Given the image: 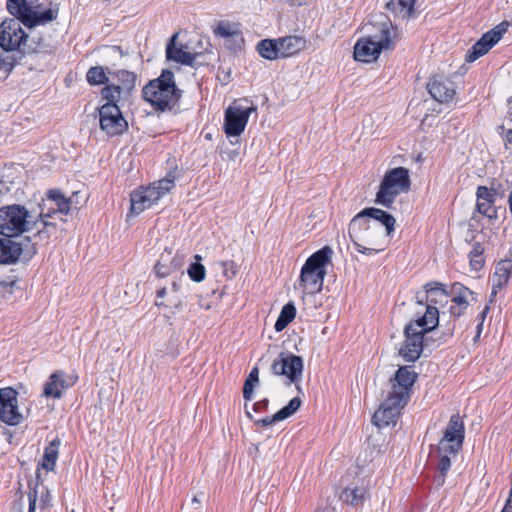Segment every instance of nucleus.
<instances>
[{
	"label": "nucleus",
	"instance_id": "f257e3e1",
	"mask_svg": "<svg viewBox=\"0 0 512 512\" xmlns=\"http://www.w3.org/2000/svg\"><path fill=\"white\" fill-rule=\"evenodd\" d=\"M8 11L22 19L23 24L29 29L24 54L48 53L54 49L52 38L43 37L35 30L37 26H44L58 17V9H42L40 3L35 0H8Z\"/></svg>",
	"mask_w": 512,
	"mask_h": 512
},
{
	"label": "nucleus",
	"instance_id": "f03ea898",
	"mask_svg": "<svg viewBox=\"0 0 512 512\" xmlns=\"http://www.w3.org/2000/svg\"><path fill=\"white\" fill-rule=\"evenodd\" d=\"M417 379V373L411 367H400L394 378L389 381V388L379 409L375 411L372 420L377 427L394 425L407 405L412 387Z\"/></svg>",
	"mask_w": 512,
	"mask_h": 512
},
{
	"label": "nucleus",
	"instance_id": "7ed1b4c3",
	"mask_svg": "<svg viewBox=\"0 0 512 512\" xmlns=\"http://www.w3.org/2000/svg\"><path fill=\"white\" fill-rule=\"evenodd\" d=\"M416 318L411 320L404 329L405 340L399 354L407 362L416 361L423 351L424 335L434 330L439 324V311L431 304L418 307Z\"/></svg>",
	"mask_w": 512,
	"mask_h": 512
},
{
	"label": "nucleus",
	"instance_id": "20e7f679",
	"mask_svg": "<svg viewBox=\"0 0 512 512\" xmlns=\"http://www.w3.org/2000/svg\"><path fill=\"white\" fill-rule=\"evenodd\" d=\"M73 199L66 200L59 190H50L41 207L38 216H35L38 224L31 231H36L33 238L34 243L26 244L24 248L23 260H30L37 252L36 245L46 242L57 231L56 224L49 221L55 214L67 215L71 212Z\"/></svg>",
	"mask_w": 512,
	"mask_h": 512
},
{
	"label": "nucleus",
	"instance_id": "39448f33",
	"mask_svg": "<svg viewBox=\"0 0 512 512\" xmlns=\"http://www.w3.org/2000/svg\"><path fill=\"white\" fill-rule=\"evenodd\" d=\"M348 233L356 250L361 254L373 255L385 249L388 236L378 223L370 219L355 215L349 224Z\"/></svg>",
	"mask_w": 512,
	"mask_h": 512
},
{
	"label": "nucleus",
	"instance_id": "423d86ee",
	"mask_svg": "<svg viewBox=\"0 0 512 512\" xmlns=\"http://www.w3.org/2000/svg\"><path fill=\"white\" fill-rule=\"evenodd\" d=\"M142 92L144 99L160 111L171 110L181 97L170 70H164L157 79L151 80Z\"/></svg>",
	"mask_w": 512,
	"mask_h": 512
},
{
	"label": "nucleus",
	"instance_id": "0eeeda50",
	"mask_svg": "<svg viewBox=\"0 0 512 512\" xmlns=\"http://www.w3.org/2000/svg\"><path fill=\"white\" fill-rule=\"evenodd\" d=\"M395 30L390 21L382 22L378 31L370 36L360 38L354 46V59L363 63L375 62L383 50L393 47Z\"/></svg>",
	"mask_w": 512,
	"mask_h": 512
},
{
	"label": "nucleus",
	"instance_id": "6e6552de",
	"mask_svg": "<svg viewBox=\"0 0 512 512\" xmlns=\"http://www.w3.org/2000/svg\"><path fill=\"white\" fill-rule=\"evenodd\" d=\"M464 435V424L460 415H452L445 429L444 436L438 445V452L441 456L438 463V470L440 472L442 482H444L446 473L451 467L449 455L458 454L463 445Z\"/></svg>",
	"mask_w": 512,
	"mask_h": 512
},
{
	"label": "nucleus",
	"instance_id": "1a4fd4ad",
	"mask_svg": "<svg viewBox=\"0 0 512 512\" xmlns=\"http://www.w3.org/2000/svg\"><path fill=\"white\" fill-rule=\"evenodd\" d=\"M332 249L325 246L312 254L305 262L300 274V287L306 294H316L322 290L326 275L325 266L330 262Z\"/></svg>",
	"mask_w": 512,
	"mask_h": 512
},
{
	"label": "nucleus",
	"instance_id": "9d476101",
	"mask_svg": "<svg viewBox=\"0 0 512 512\" xmlns=\"http://www.w3.org/2000/svg\"><path fill=\"white\" fill-rule=\"evenodd\" d=\"M38 222L25 206L11 204L0 207V235L12 238L30 232Z\"/></svg>",
	"mask_w": 512,
	"mask_h": 512
},
{
	"label": "nucleus",
	"instance_id": "9b49d317",
	"mask_svg": "<svg viewBox=\"0 0 512 512\" xmlns=\"http://www.w3.org/2000/svg\"><path fill=\"white\" fill-rule=\"evenodd\" d=\"M410 185L411 180L407 168H392L384 174L379 185V190L376 193L375 202L381 206L390 208L399 194L409 191Z\"/></svg>",
	"mask_w": 512,
	"mask_h": 512
},
{
	"label": "nucleus",
	"instance_id": "f8f14e48",
	"mask_svg": "<svg viewBox=\"0 0 512 512\" xmlns=\"http://www.w3.org/2000/svg\"><path fill=\"white\" fill-rule=\"evenodd\" d=\"M174 187L173 178H163L154 182L146 188H140L131 193L130 213L138 215L146 209L155 205L164 195H166Z\"/></svg>",
	"mask_w": 512,
	"mask_h": 512
},
{
	"label": "nucleus",
	"instance_id": "ddd939ff",
	"mask_svg": "<svg viewBox=\"0 0 512 512\" xmlns=\"http://www.w3.org/2000/svg\"><path fill=\"white\" fill-rule=\"evenodd\" d=\"M16 17L5 19L0 24V47L5 51H18L24 54L28 33L22 29L21 17Z\"/></svg>",
	"mask_w": 512,
	"mask_h": 512
},
{
	"label": "nucleus",
	"instance_id": "4468645a",
	"mask_svg": "<svg viewBox=\"0 0 512 512\" xmlns=\"http://www.w3.org/2000/svg\"><path fill=\"white\" fill-rule=\"evenodd\" d=\"M303 368V359L290 352L280 353L271 365L273 374L286 376L289 380V384H297L300 382L302 379ZM296 387L299 390V386L296 385Z\"/></svg>",
	"mask_w": 512,
	"mask_h": 512
},
{
	"label": "nucleus",
	"instance_id": "2eb2a0df",
	"mask_svg": "<svg viewBox=\"0 0 512 512\" xmlns=\"http://www.w3.org/2000/svg\"><path fill=\"white\" fill-rule=\"evenodd\" d=\"M100 128L109 136L122 134L128 127L117 104L105 103L99 108Z\"/></svg>",
	"mask_w": 512,
	"mask_h": 512
},
{
	"label": "nucleus",
	"instance_id": "dca6fc26",
	"mask_svg": "<svg viewBox=\"0 0 512 512\" xmlns=\"http://www.w3.org/2000/svg\"><path fill=\"white\" fill-rule=\"evenodd\" d=\"M256 112L255 107H242L233 104L225 111L224 131L228 137L240 136L247 125L249 116Z\"/></svg>",
	"mask_w": 512,
	"mask_h": 512
},
{
	"label": "nucleus",
	"instance_id": "f3484780",
	"mask_svg": "<svg viewBox=\"0 0 512 512\" xmlns=\"http://www.w3.org/2000/svg\"><path fill=\"white\" fill-rule=\"evenodd\" d=\"M17 395V391L11 387L0 389V420L11 426L18 425L22 420Z\"/></svg>",
	"mask_w": 512,
	"mask_h": 512
},
{
	"label": "nucleus",
	"instance_id": "a211bd4d",
	"mask_svg": "<svg viewBox=\"0 0 512 512\" xmlns=\"http://www.w3.org/2000/svg\"><path fill=\"white\" fill-rule=\"evenodd\" d=\"M506 32L504 23L499 24L490 31L482 35V37L471 47L466 55L467 62H474L479 57L485 55Z\"/></svg>",
	"mask_w": 512,
	"mask_h": 512
},
{
	"label": "nucleus",
	"instance_id": "6ab92c4d",
	"mask_svg": "<svg viewBox=\"0 0 512 512\" xmlns=\"http://www.w3.org/2000/svg\"><path fill=\"white\" fill-rule=\"evenodd\" d=\"M424 291H419L415 295V305L423 307V305L431 304L436 306L447 300L448 294L439 283H428L424 286Z\"/></svg>",
	"mask_w": 512,
	"mask_h": 512
},
{
	"label": "nucleus",
	"instance_id": "aec40b11",
	"mask_svg": "<svg viewBox=\"0 0 512 512\" xmlns=\"http://www.w3.org/2000/svg\"><path fill=\"white\" fill-rule=\"evenodd\" d=\"M452 299H451V305L449 307V311L451 315L455 317H460L465 310L467 309L468 305L475 301V294L470 289L464 287L461 284H454L452 287Z\"/></svg>",
	"mask_w": 512,
	"mask_h": 512
},
{
	"label": "nucleus",
	"instance_id": "412c9836",
	"mask_svg": "<svg viewBox=\"0 0 512 512\" xmlns=\"http://www.w3.org/2000/svg\"><path fill=\"white\" fill-rule=\"evenodd\" d=\"M476 211L490 220L497 218V210L494 206L496 191L485 186H479L476 192Z\"/></svg>",
	"mask_w": 512,
	"mask_h": 512
},
{
	"label": "nucleus",
	"instance_id": "4be33fe9",
	"mask_svg": "<svg viewBox=\"0 0 512 512\" xmlns=\"http://www.w3.org/2000/svg\"><path fill=\"white\" fill-rule=\"evenodd\" d=\"M357 215L361 218H367L378 223L381 228L384 227L386 236H391L395 230L396 220L394 216L379 208H365Z\"/></svg>",
	"mask_w": 512,
	"mask_h": 512
},
{
	"label": "nucleus",
	"instance_id": "5701e85b",
	"mask_svg": "<svg viewBox=\"0 0 512 512\" xmlns=\"http://www.w3.org/2000/svg\"><path fill=\"white\" fill-rule=\"evenodd\" d=\"M24 247L22 243L9 239H0V265H9L23 259Z\"/></svg>",
	"mask_w": 512,
	"mask_h": 512
},
{
	"label": "nucleus",
	"instance_id": "b1692460",
	"mask_svg": "<svg viewBox=\"0 0 512 512\" xmlns=\"http://www.w3.org/2000/svg\"><path fill=\"white\" fill-rule=\"evenodd\" d=\"M74 383L75 380L67 382L65 378V372L56 371L50 375L48 381L46 382L43 394L46 397L58 399L62 396V391L72 386Z\"/></svg>",
	"mask_w": 512,
	"mask_h": 512
},
{
	"label": "nucleus",
	"instance_id": "393cba45",
	"mask_svg": "<svg viewBox=\"0 0 512 512\" xmlns=\"http://www.w3.org/2000/svg\"><path fill=\"white\" fill-rule=\"evenodd\" d=\"M177 36L178 34H174L167 44V59L184 65L194 66V60L198 54L187 51L184 46L176 47L175 41Z\"/></svg>",
	"mask_w": 512,
	"mask_h": 512
},
{
	"label": "nucleus",
	"instance_id": "a878e982",
	"mask_svg": "<svg viewBox=\"0 0 512 512\" xmlns=\"http://www.w3.org/2000/svg\"><path fill=\"white\" fill-rule=\"evenodd\" d=\"M428 91L430 95L440 103L450 101L455 95L453 83L449 80L434 79L428 84Z\"/></svg>",
	"mask_w": 512,
	"mask_h": 512
},
{
	"label": "nucleus",
	"instance_id": "bb28decb",
	"mask_svg": "<svg viewBox=\"0 0 512 512\" xmlns=\"http://www.w3.org/2000/svg\"><path fill=\"white\" fill-rule=\"evenodd\" d=\"M278 41L281 58L294 56L306 47L305 38L297 35L278 38Z\"/></svg>",
	"mask_w": 512,
	"mask_h": 512
},
{
	"label": "nucleus",
	"instance_id": "cd10ccee",
	"mask_svg": "<svg viewBox=\"0 0 512 512\" xmlns=\"http://www.w3.org/2000/svg\"><path fill=\"white\" fill-rule=\"evenodd\" d=\"M301 399L299 397H294L289 401V403L280 409L273 416H268L255 421V424L261 426H269L275 422L285 420L286 418L292 416L301 406Z\"/></svg>",
	"mask_w": 512,
	"mask_h": 512
},
{
	"label": "nucleus",
	"instance_id": "c85d7f7f",
	"mask_svg": "<svg viewBox=\"0 0 512 512\" xmlns=\"http://www.w3.org/2000/svg\"><path fill=\"white\" fill-rule=\"evenodd\" d=\"M416 0H388L386 9L396 18L409 19L415 11Z\"/></svg>",
	"mask_w": 512,
	"mask_h": 512
},
{
	"label": "nucleus",
	"instance_id": "c756f323",
	"mask_svg": "<svg viewBox=\"0 0 512 512\" xmlns=\"http://www.w3.org/2000/svg\"><path fill=\"white\" fill-rule=\"evenodd\" d=\"M157 306H165L168 308L178 309L182 305V295L181 293H174L172 291H168L167 288H161L156 293Z\"/></svg>",
	"mask_w": 512,
	"mask_h": 512
},
{
	"label": "nucleus",
	"instance_id": "7c9ffc66",
	"mask_svg": "<svg viewBox=\"0 0 512 512\" xmlns=\"http://www.w3.org/2000/svg\"><path fill=\"white\" fill-rule=\"evenodd\" d=\"M258 53L267 60L281 58L278 39H264L257 44Z\"/></svg>",
	"mask_w": 512,
	"mask_h": 512
},
{
	"label": "nucleus",
	"instance_id": "2f4dec72",
	"mask_svg": "<svg viewBox=\"0 0 512 512\" xmlns=\"http://www.w3.org/2000/svg\"><path fill=\"white\" fill-rule=\"evenodd\" d=\"M59 446L60 439L56 438L50 442L44 451L42 467L47 471H52L55 467Z\"/></svg>",
	"mask_w": 512,
	"mask_h": 512
},
{
	"label": "nucleus",
	"instance_id": "473e14b6",
	"mask_svg": "<svg viewBox=\"0 0 512 512\" xmlns=\"http://www.w3.org/2000/svg\"><path fill=\"white\" fill-rule=\"evenodd\" d=\"M296 308L292 303H287L283 306L280 315L275 323V330L280 332L284 330L288 324L295 318Z\"/></svg>",
	"mask_w": 512,
	"mask_h": 512
},
{
	"label": "nucleus",
	"instance_id": "72a5a7b5",
	"mask_svg": "<svg viewBox=\"0 0 512 512\" xmlns=\"http://www.w3.org/2000/svg\"><path fill=\"white\" fill-rule=\"evenodd\" d=\"M507 262H501L496 266L495 273L493 276V291L492 295L497 293L496 288L503 287L510 278V269L507 267Z\"/></svg>",
	"mask_w": 512,
	"mask_h": 512
},
{
	"label": "nucleus",
	"instance_id": "f704fd0d",
	"mask_svg": "<svg viewBox=\"0 0 512 512\" xmlns=\"http://www.w3.org/2000/svg\"><path fill=\"white\" fill-rule=\"evenodd\" d=\"M215 34L222 38H229L240 33L239 24L229 21H220L214 30Z\"/></svg>",
	"mask_w": 512,
	"mask_h": 512
},
{
	"label": "nucleus",
	"instance_id": "c9c22d12",
	"mask_svg": "<svg viewBox=\"0 0 512 512\" xmlns=\"http://www.w3.org/2000/svg\"><path fill=\"white\" fill-rule=\"evenodd\" d=\"M343 494L346 501L357 506L366 498L367 490L364 487H355L353 489H346Z\"/></svg>",
	"mask_w": 512,
	"mask_h": 512
},
{
	"label": "nucleus",
	"instance_id": "e433bc0d",
	"mask_svg": "<svg viewBox=\"0 0 512 512\" xmlns=\"http://www.w3.org/2000/svg\"><path fill=\"white\" fill-rule=\"evenodd\" d=\"M87 81L91 85H100L108 81L105 69L101 66L91 67L87 72Z\"/></svg>",
	"mask_w": 512,
	"mask_h": 512
},
{
	"label": "nucleus",
	"instance_id": "4c0bfd02",
	"mask_svg": "<svg viewBox=\"0 0 512 512\" xmlns=\"http://www.w3.org/2000/svg\"><path fill=\"white\" fill-rule=\"evenodd\" d=\"M194 258L196 262L190 264L187 273L193 281L201 282L205 278V267L199 263V261L202 259L200 255H195Z\"/></svg>",
	"mask_w": 512,
	"mask_h": 512
},
{
	"label": "nucleus",
	"instance_id": "58836bf2",
	"mask_svg": "<svg viewBox=\"0 0 512 512\" xmlns=\"http://www.w3.org/2000/svg\"><path fill=\"white\" fill-rule=\"evenodd\" d=\"M470 266L474 271H479L484 264L483 250L479 244H476L469 253Z\"/></svg>",
	"mask_w": 512,
	"mask_h": 512
},
{
	"label": "nucleus",
	"instance_id": "ea45409f",
	"mask_svg": "<svg viewBox=\"0 0 512 512\" xmlns=\"http://www.w3.org/2000/svg\"><path fill=\"white\" fill-rule=\"evenodd\" d=\"M121 90L122 88L119 85H106L101 94L103 99L107 100V103L117 104L121 96Z\"/></svg>",
	"mask_w": 512,
	"mask_h": 512
},
{
	"label": "nucleus",
	"instance_id": "a19ab883",
	"mask_svg": "<svg viewBox=\"0 0 512 512\" xmlns=\"http://www.w3.org/2000/svg\"><path fill=\"white\" fill-rule=\"evenodd\" d=\"M219 264L223 269V276L225 278L231 280L236 276V274L238 272V267L234 261H232V260L221 261Z\"/></svg>",
	"mask_w": 512,
	"mask_h": 512
},
{
	"label": "nucleus",
	"instance_id": "79ce46f5",
	"mask_svg": "<svg viewBox=\"0 0 512 512\" xmlns=\"http://www.w3.org/2000/svg\"><path fill=\"white\" fill-rule=\"evenodd\" d=\"M154 269H155V273L159 277H166V276L172 274V269L170 267V264L168 265V264L164 263V257L163 256L161 257V260H159L156 263Z\"/></svg>",
	"mask_w": 512,
	"mask_h": 512
},
{
	"label": "nucleus",
	"instance_id": "37998d69",
	"mask_svg": "<svg viewBox=\"0 0 512 512\" xmlns=\"http://www.w3.org/2000/svg\"><path fill=\"white\" fill-rule=\"evenodd\" d=\"M119 77L124 82V86H123L124 89L130 90L133 87L134 81H135V77H134L133 73L128 72V71H121L119 73Z\"/></svg>",
	"mask_w": 512,
	"mask_h": 512
},
{
	"label": "nucleus",
	"instance_id": "c03bdc74",
	"mask_svg": "<svg viewBox=\"0 0 512 512\" xmlns=\"http://www.w3.org/2000/svg\"><path fill=\"white\" fill-rule=\"evenodd\" d=\"M256 383L246 380L243 387V397L245 400H251L254 386Z\"/></svg>",
	"mask_w": 512,
	"mask_h": 512
},
{
	"label": "nucleus",
	"instance_id": "a18cd8bd",
	"mask_svg": "<svg viewBox=\"0 0 512 512\" xmlns=\"http://www.w3.org/2000/svg\"><path fill=\"white\" fill-rule=\"evenodd\" d=\"M28 499H29V511L28 512H35L36 501H37V491L34 490L33 492H30L28 495Z\"/></svg>",
	"mask_w": 512,
	"mask_h": 512
},
{
	"label": "nucleus",
	"instance_id": "49530a36",
	"mask_svg": "<svg viewBox=\"0 0 512 512\" xmlns=\"http://www.w3.org/2000/svg\"><path fill=\"white\" fill-rule=\"evenodd\" d=\"M183 257L176 256L170 263V267L172 269V273L178 270L182 265Z\"/></svg>",
	"mask_w": 512,
	"mask_h": 512
},
{
	"label": "nucleus",
	"instance_id": "de8ad7c7",
	"mask_svg": "<svg viewBox=\"0 0 512 512\" xmlns=\"http://www.w3.org/2000/svg\"><path fill=\"white\" fill-rule=\"evenodd\" d=\"M258 374H259L258 368L254 367L251 370V372H250V374H249V376H248V378L246 380L254 382V383H258V381H259Z\"/></svg>",
	"mask_w": 512,
	"mask_h": 512
},
{
	"label": "nucleus",
	"instance_id": "09e8293b",
	"mask_svg": "<svg viewBox=\"0 0 512 512\" xmlns=\"http://www.w3.org/2000/svg\"><path fill=\"white\" fill-rule=\"evenodd\" d=\"M78 197H79V192H75V193H73L69 198H66V197L64 196V198H65L66 200L73 199V202H74V203H73V204H72V206H71V210H72V209H78V206L81 204V203L79 202V200H78Z\"/></svg>",
	"mask_w": 512,
	"mask_h": 512
},
{
	"label": "nucleus",
	"instance_id": "8fccbe9b",
	"mask_svg": "<svg viewBox=\"0 0 512 512\" xmlns=\"http://www.w3.org/2000/svg\"><path fill=\"white\" fill-rule=\"evenodd\" d=\"M267 406H268V400L264 399L262 401H259V402L255 403L254 406H253V409L255 411H261L263 409H266Z\"/></svg>",
	"mask_w": 512,
	"mask_h": 512
},
{
	"label": "nucleus",
	"instance_id": "3c124183",
	"mask_svg": "<svg viewBox=\"0 0 512 512\" xmlns=\"http://www.w3.org/2000/svg\"><path fill=\"white\" fill-rule=\"evenodd\" d=\"M168 291H172L174 293H180V286L177 282H173L171 288Z\"/></svg>",
	"mask_w": 512,
	"mask_h": 512
},
{
	"label": "nucleus",
	"instance_id": "603ef678",
	"mask_svg": "<svg viewBox=\"0 0 512 512\" xmlns=\"http://www.w3.org/2000/svg\"><path fill=\"white\" fill-rule=\"evenodd\" d=\"M506 141H507V143L512 144V129H510V130L507 132V135H506Z\"/></svg>",
	"mask_w": 512,
	"mask_h": 512
},
{
	"label": "nucleus",
	"instance_id": "864d4df0",
	"mask_svg": "<svg viewBox=\"0 0 512 512\" xmlns=\"http://www.w3.org/2000/svg\"><path fill=\"white\" fill-rule=\"evenodd\" d=\"M501 512H512V505L506 503Z\"/></svg>",
	"mask_w": 512,
	"mask_h": 512
},
{
	"label": "nucleus",
	"instance_id": "5fc2aeb1",
	"mask_svg": "<svg viewBox=\"0 0 512 512\" xmlns=\"http://www.w3.org/2000/svg\"><path fill=\"white\" fill-rule=\"evenodd\" d=\"M192 504L196 505L195 508H198V506L200 505V500L198 499L197 496L193 497Z\"/></svg>",
	"mask_w": 512,
	"mask_h": 512
},
{
	"label": "nucleus",
	"instance_id": "6e6d98bb",
	"mask_svg": "<svg viewBox=\"0 0 512 512\" xmlns=\"http://www.w3.org/2000/svg\"><path fill=\"white\" fill-rule=\"evenodd\" d=\"M488 311H489V307H488V306H486V307L484 308V310H483V311L481 312V314H480V317H481V319H482V320L485 318V316H486V314L488 313Z\"/></svg>",
	"mask_w": 512,
	"mask_h": 512
},
{
	"label": "nucleus",
	"instance_id": "4d7b16f0",
	"mask_svg": "<svg viewBox=\"0 0 512 512\" xmlns=\"http://www.w3.org/2000/svg\"><path fill=\"white\" fill-rule=\"evenodd\" d=\"M506 503L512 505V486L510 488L509 496H508V499L506 500Z\"/></svg>",
	"mask_w": 512,
	"mask_h": 512
},
{
	"label": "nucleus",
	"instance_id": "13d9d810",
	"mask_svg": "<svg viewBox=\"0 0 512 512\" xmlns=\"http://www.w3.org/2000/svg\"><path fill=\"white\" fill-rule=\"evenodd\" d=\"M246 414H247V416H248L249 418H251V417H252V416H251V414H250V412H248V411H247V412H246Z\"/></svg>",
	"mask_w": 512,
	"mask_h": 512
},
{
	"label": "nucleus",
	"instance_id": "bf43d9fd",
	"mask_svg": "<svg viewBox=\"0 0 512 512\" xmlns=\"http://www.w3.org/2000/svg\"><path fill=\"white\" fill-rule=\"evenodd\" d=\"M511 99H512V97H511Z\"/></svg>",
	"mask_w": 512,
	"mask_h": 512
}]
</instances>
